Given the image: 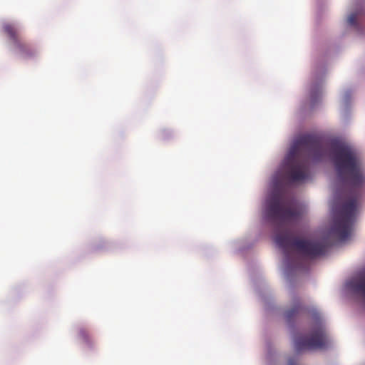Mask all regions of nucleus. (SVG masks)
<instances>
[{"instance_id":"f257e3e1","label":"nucleus","mask_w":365,"mask_h":365,"mask_svg":"<svg viewBox=\"0 0 365 365\" xmlns=\"http://www.w3.org/2000/svg\"><path fill=\"white\" fill-rule=\"evenodd\" d=\"M334 165L339 180L349 187L342 196L344 201L339 210L331 232L340 240H346L356 215L357 201L365 184V174L361 161L355 149L344 143H331Z\"/></svg>"},{"instance_id":"f03ea898","label":"nucleus","mask_w":365,"mask_h":365,"mask_svg":"<svg viewBox=\"0 0 365 365\" xmlns=\"http://www.w3.org/2000/svg\"><path fill=\"white\" fill-rule=\"evenodd\" d=\"M266 214L269 220L279 222L275 230L274 242L283 251L288 263L290 262L292 251H297L312 259L326 252L327 245L324 240L300 239L291 230L285 227L286 224L297 219L300 213L296 207L286 206L279 193H273L268 200Z\"/></svg>"},{"instance_id":"7ed1b4c3","label":"nucleus","mask_w":365,"mask_h":365,"mask_svg":"<svg viewBox=\"0 0 365 365\" xmlns=\"http://www.w3.org/2000/svg\"><path fill=\"white\" fill-rule=\"evenodd\" d=\"M326 154L322 139L312 134H303L294 141L284 160L286 175L291 182H300L308 177L310 156L319 160Z\"/></svg>"},{"instance_id":"20e7f679","label":"nucleus","mask_w":365,"mask_h":365,"mask_svg":"<svg viewBox=\"0 0 365 365\" xmlns=\"http://www.w3.org/2000/svg\"><path fill=\"white\" fill-rule=\"evenodd\" d=\"M314 317L315 325L312 333L309 336H297L294 339V349L298 353L307 350L323 349L328 345L327 336L319 314L314 312Z\"/></svg>"},{"instance_id":"39448f33","label":"nucleus","mask_w":365,"mask_h":365,"mask_svg":"<svg viewBox=\"0 0 365 365\" xmlns=\"http://www.w3.org/2000/svg\"><path fill=\"white\" fill-rule=\"evenodd\" d=\"M3 29L4 33L9 37L11 41H12L18 50L19 54L22 58H31L36 54V49L31 44L21 40L15 26L11 24H5L3 26Z\"/></svg>"},{"instance_id":"423d86ee","label":"nucleus","mask_w":365,"mask_h":365,"mask_svg":"<svg viewBox=\"0 0 365 365\" xmlns=\"http://www.w3.org/2000/svg\"><path fill=\"white\" fill-rule=\"evenodd\" d=\"M303 307L301 305V304L299 302H297L294 304V306L288 309L286 312H285V316H286V318L288 319V320H291L292 318H294L298 313H299V312H301L302 310Z\"/></svg>"},{"instance_id":"0eeeda50","label":"nucleus","mask_w":365,"mask_h":365,"mask_svg":"<svg viewBox=\"0 0 365 365\" xmlns=\"http://www.w3.org/2000/svg\"><path fill=\"white\" fill-rule=\"evenodd\" d=\"M79 338L84 342H88L90 339L89 332L86 329H81L78 331Z\"/></svg>"},{"instance_id":"6e6552de","label":"nucleus","mask_w":365,"mask_h":365,"mask_svg":"<svg viewBox=\"0 0 365 365\" xmlns=\"http://www.w3.org/2000/svg\"><path fill=\"white\" fill-rule=\"evenodd\" d=\"M356 19H357V16L356 14H351L349 15V16L348 17V23L351 25V26H354L356 24Z\"/></svg>"},{"instance_id":"1a4fd4ad","label":"nucleus","mask_w":365,"mask_h":365,"mask_svg":"<svg viewBox=\"0 0 365 365\" xmlns=\"http://www.w3.org/2000/svg\"><path fill=\"white\" fill-rule=\"evenodd\" d=\"M288 365H296V360L294 358H290L288 360Z\"/></svg>"},{"instance_id":"9d476101","label":"nucleus","mask_w":365,"mask_h":365,"mask_svg":"<svg viewBox=\"0 0 365 365\" xmlns=\"http://www.w3.org/2000/svg\"><path fill=\"white\" fill-rule=\"evenodd\" d=\"M294 265L295 267H297V262H294Z\"/></svg>"}]
</instances>
